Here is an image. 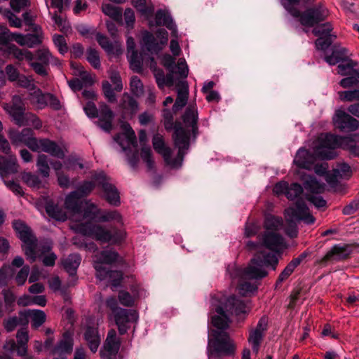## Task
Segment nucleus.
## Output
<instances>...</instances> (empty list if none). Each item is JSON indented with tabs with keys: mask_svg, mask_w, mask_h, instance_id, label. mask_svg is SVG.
I'll use <instances>...</instances> for the list:
<instances>
[{
	"mask_svg": "<svg viewBox=\"0 0 359 359\" xmlns=\"http://www.w3.org/2000/svg\"><path fill=\"white\" fill-rule=\"evenodd\" d=\"M304 189L309 191L311 194H319L324 192L325 185L323 183L320 182L313 176H308V177L304 182Z\"/></svg>",
	"mask_w": 359,
	"mask_h": 359,
	"instance_id": "4c0bfd02",
	"label": "nucleus"
},
{
	"mask_svg": "<svg viewBox=\"0 0 359 359\" xmlns=\"http://www.w3.org/2000/svg\"><path fill=\"white\" fill-rule=\"evenodd\" d=\"M301 0H281V5L294 18L299 16V10L297 8Z\"/></svg>",
	"mask_w": 359,
	"mask_h": 359,
	"instance_id": "5fc2aeb1",
	"label": "nucleus"
},
{
	"mask_svg": "<svg viewBox=\"0 0 359 359\" xmlns=\"http://www.w3.org/2000/svg\"><path fill=\"white\" fill-rule=\"evenodd\" d=\"M22 180L27 186L32 188L41 189L46 187L45 182L37 175L30 172H23Z\"/></svg>",
	"mask_w": 359,
	"mask_h": 359,
	"instance_id": "c03bdc74",
	"label": "nucleus"
},
{
	"mask_svg": "<svg viewBox=\"0 0 359 359\" xmlns=\"http://www.w3.org/2000/svg\"><path fill=\"white\" fill-rule=\"evenodd\" d=\"M10 138L14 143H25L33 151H43L60 159L65 156L63 149L55 141L47 138L38 140L32 137V130L30 128H24L20 133H11Z\"/></svg>",
	"mask_w": 359,
	"mask_h": 359,
	"instance_id": "39448f33",
	"label": "nucleus"
},
{
	"mask_svg": "<svg viewBox=\"0 0 359 359\" xmlns=\"http://www.w3.org/2000/svg\"><path fill=\"white\" fill-rule=\"evenodd\" d=\"M15 40L20 45H25L23 43V36L20 34L12 33L7 28H4L0 32V45H8L9 43Z\"/></svg>",
	"mask_w": 359,
	"mask_h": 359,
	"instance_id": "a19ab883",
	"label": "nucleus"
},
{
	"mask_svg": "<svg viewBox=\"0 0 359 359\" xmlns=\"http://www.w3.org/2000/svg\"><path fill=\"white\" fill-rule=\"evenodd\" d=\"M297 267V266L291 260L278 276L275 284L276 288L280 285L283 281L287 280L292 275Z\"/></svg>",
	"mask_w": 359,
	"mask_h": 359,
	"instance_id": "3c124183",
	"label": "nucleus"
},
{
	"mask_svg": "<svg viewBox=\"0 0 359 359\" xmlns=\"http://www.w3.org/2000/svg\"><path fill=\"white\" fill-rule=\"evenodd\" d=\"M285 217L287 220L303 221L306 224H313L316 220L302 198L297 199L294 207L285 210Z\"/></svg>",
	"mask_w": 359,
	"mask_h": 359,
	"instance_id": "f8f14e48",
	"label": "nucleus"
},
{
	"mask_svg": "<svg viewBox=\"0 0 359 359\" xmlns=\"http://www.w3.org/2000/svg\"><path fill=\"white\" fill-rule=\"evenodd\" d=\"M118 254L111 250L99 252L95 255L93 266L96 271V277L100 280H104L107 268L104 264H111L116 262Z\"/></svg>",
	"mask_w": 359,
	"mask_h": 359,
	"instance_id": "4468645a",
	"label": "nucleus"
},
{
	"mask_svg": "<svg viewBox=\"0 0 359 359\" xmlns=\"http://www.w3.org/2000/svg\"><path fill=\"white\" fill-rule=\"evenodd\" d=\"M108 279L112 290L120 286L123 279V273L121 271L107 269V274L104 280Z\"/></svg>",
	"mask_w": 359,
	"mask_h": 359,
	"instance_id": "8fccbe9b",
	"label": "nucleus"
},
{
	"mask_svg": "<svg viewBox=\"0 0 359 359\" xmlns=\"http://www.w3.org/2000/svg\"><path fill=\"white\" fill-rule=\"evenodd\" d=\"M130 91L137 97H140L144 93L143 84L140 78L133 76L130 81Z\"/></svg>",
	"mask_w": 359,
	"mask_h": 359,
	"instance_id": "4d7b16f0",
	"label": "nucleus"
},
{
	"mask_svg": "<svg viewBox=\"0 0 359 359\" xmlns=\"http://www.w3.org/2000/svg\"><path fill=\"white\" fill-rule=\"evenodd\" d=\"M174 73L179 74L182 79H186L189 74V68L184 58H180L177 64H175Z\"/></svg>",
	"mask_w": 359,
	"mask_h": 359,
	"instance_id": "338daca9",
	"label": "nucleus"
},
{
	"mask_svg": "<svg viewBox=\"0 0 359 359\" xmlns=\"http://www.w3.org/2000/svg\"><path fill=\"white\" fill-rule=\"evenodd\" d=\"M73 338L70 332H65L62 335V339L56 344L52 350V354L62 355L70 353L73 349Z\"/></svg>",
	"mask_w": 359,
	"mask_h": 359,
	"instance_id": "a878e982",
	"label": "nucleus"
},
{
	"mask_svg": "<svg viewBox=\"0 0 359 359\" xmlns=\"http://www.w3.org/2000/svg\"><path fill=\"white\" fill-rule=\"evenodd\" d=\"M359 141V133L344 136L342 149L347 150L354 156H359V144L356 143Z\"/></svg>",
	"mask_w": 359,
	"mask_h": 359,
	"instance_id": "e433bc0d",
	"label": "nucleus"
},
{
	"mask_svg": "<svg viewBox=\"0 0 359 359\" xmlns=\"http://www.w3.org/2000/svg\"><path fill=\"white\" fill-rule=\"evenodd\" d=\"M258 237L262 246L272 251L279 252L285 247L283 237L278 233L265 231Z\"/></svg>",
	"mask_w": 359,
	"mask_h": 359,
	"instance_id": "6ab92c4d",
	"label": "nucleus"
},
{
	"mask_svg": "<svg viewBox=\"0 0 359 359\" xmlns=\"http://www.w3.org/2000/svg\"><path fill=\"white\" fill-rule=\"evenodd\" d=\"M283 220L280 217L268 215L265 217L264 226L266 230L278 231L282 229Z\"/></svg>",
	"mask_w": 359,
	"mask_h": 359,
	"instance_id": "a18cd8bd",
	"label": "nucleus"
},
{
	"mask_svg": "<svg viewBox=\"0 0 359 359\" xmlns=\"http://www.w3.org/2000/svg\"><path fill=\"white\" fill-rule=\"evenodd\" d=\"M4 109L13 118L15 124L19 126L27 125L29 118H32L36 128H40L42 126L41 121L34 114H25V108L20 103L13 102V104H6Z\"/></svg>",
	"mask_w": 359,
	"mask_h": 359,
	"instance_id": "ddd939ff",
	"label": "nucleus"
},
{
	"mask_svg": "<svg viewBox=\"0 0 359 359\" xmlns=\"http://www.w3.org/2000/svg\"><path fill=\"white\" fill-rule=\"evenodd\" d=\"M18 238L24 243L22 250L25 252L27 259L33 263L36 259V248L37 246V238L34 235L32 229L24 222L15 220L12 224Z\"/></svg>",
	"mask_w": 359,
	"mask_h": 359,
	"instance_id": "6e6552de",
	"label": "nucleus"
},
{
	"mask_svg": "<svg viewBox=\"0 0 359 359\" xmlns=\"http://www.w3.org/2000/svg\"><path fill=\"white\" fill-rule=\"evenodd\" d=\"M121 127L123 133L116 135L114 137V140L121 146L124 151H126V147H125V143L123 142V138L125 139L127 146L132 145L136 147V135L130 125L127 122H123L121 123Z\"/></svg>",
	"mask_w": 359,
	"mask_h": 359,
	"instance_id": "4be33fe9",
	"label": "nucleus"
},
{
	"mask_svg": "<svg viewBox=\"0 0 359 359\" xmlns=\"http://www.w3.org/2000/svg\"><path fill=\"white\" fill-rule=\"evenodd\" d=\"M156 25L165 26L174 36H177V25L174 22L170 14L162 9H159L155 14Z\"/></svg>",
	"mask_w": 359,
	"mask_h": 359,
	"instance_id": "cd10ccee",
	"label": "nucleus"
},
{
	"mask_svg": "<svg viewBox=\"0 0 359 359\" xmlns=\"http://www.w3.org/2000/svg\"><path fill=\"white\" fill-rule=\"evenodd\" d=\"M226 271L233 280H260L268 275V272L264 269L261 264V261L257 259V258L252 259L250 264L246 268L242 269L235 265H229Z\"/></svg>",
	"mask_w": 359,
	"mask_h": 359,
	"instance_id": "1a4fd4ad",
	"label": "nucleus"
},
{
	"mask_svg": "<svg viewBox=\"0 0 359 359\" xmlns=\"http://www.w3.org/2000/svg\"><path fill=\"white\" fill-rule=\"evenodd\" d=\"M119 107L123 111L122 116L123 118L127 116L132 118L137 112L139 104L131 95L128 93H124L121 98Z\"/></svg>",
	"mask_w": 359,
	"mask_h": 359,
	"instance_id": "5701e85b",
	"label": "nucleus"
},
{
	"mask_svg": "<svg viewBox=\"0 0 359 359\" xmlns=\"http://www.w3.org/2000/svg\"><path fill=\"white\" fill-rule=\"evenodd\" d=\"M263 337L264 334L258 333V332H254L252 330L250 332L248 342L251 344L254 353H258Z\"/></svg>",
	"mask_w": 359,
	"mask_h": 359,
	"instance_id": "13d9d810",
	"label": "nucleus"
},
{
	"mask_svg": "<svg viewBox=\"0 0 359 359\" xmlns=\"http://www.w3.org/2000/svg\"><path fill=\"white\" fill-rule=\"evenodd\" d=\"M130 290L133 294L125 290L118 292V300L121 304L126 307H132L135 304V299L139 297L135 286H132Z\"/></svg>",
	"mask_w": 359,
	"mask_h": 359,
	"instance_id": "58836bf2",
	"label": "nucleus"
},
{
	"mask_svg": "<svg viewBox=\"0 0 359 359\" xmlns=\"http://www.w3.org/2000/svg\"><path fill=\"white\" fill-rule=\"evenodd\" d=\"M182 119L185 128H191V134L195 139L198 135V114L196 106L194 104L188 106L182 116Z\"/></svg>",
	"mask_w": 359,
	"mask_h": 359,
	"instance_id": "412c9836",
	"label": "nucleus"
},
{
	"mask_svg": "<svg viewBox=\"0 0 359 359\" xmlns=\"http://www.w3.org/2000/svg\"><path fill=\"white\" fill-rule=\"evenodd\" d=\"M189 85L187 81H181L177 84V98L172 106V111L178 112L187 104L189 98Z\"/></svg>",
	"mask_w": 359,
	"mask_h": 359,
	"instance_id": "b1692460",
	"label": "nucleus"
},
{
	"mask_svg": "<svg viewBox=\"0 0 359 359\" xmlns=\"http://www.w3.org/2000/svg\"><path fill=\"white\" fill-rule=\"evenodd\" d=\"M81 257L77 253L70 254L62 262V266L65 270L69 274V276H74L76 273L77 269L80 265Z\"/></svg>",
	"mask_w": 359,
	"mask_h": 359,
	"instance_id": "f704fd0d",
	"label": "nucleus"
},
{
	"mask_svg": "<svg viewBox=\"0 0 359 359\" xmlns=\"http://www.w3.org/2000/svg\"><path fill=\"white\" fill-rule=\"evenodd\" d=\"M257 259L261 261L262 266H270L273 270H276L278 263V259L275 254L267 253L263 256V257H257Z\"/></svg>",
	"mask_w": 359,
	"mask_h": 359,
	"instance_id": "bf43d9fd",
	"label": "nucleus"
},
{
	"mask_svg": "<svg viewBox=\"0 0 359 359\" xmlns=\"http://www.w3.org/2000/svg\"><path fill=\"white\" fill-rule=\"evenodd\" d=\"M329 12L322 4H318L306 9L304 12L299 11V22L303 26L313 27L315 25L324 21L328 16Z\"/></svg>",
	"mask_w": 359,
	"mask_h": 359,
	"instance_id": "9b49d317",
	"label": "nucleus"
},
{
	"mask_svg": "<svg viewBox=\"0 0 359 359\" xmlns=\"http://www.w3.org/2000/svg\"><path fill=\"white\" fill-rule=\"evenodd\" d=\"M323 53L324 60L330 65H335L350 57L348 49L343 46H316Z\"/></svg>",
	"mask_w": 359,
	"mask_h": 359,
	"instance_id": "2eb2a0df",
	"label": "nucleus"
},
{
	"mask_svg": "<svg viewBox=\"0 0 359 359\" xmlns=\"http://www.w3.org/2000/svg\"><path fill=\"white\" fill-rule=\"evenodd\" d=\"M247 279H238L239 284L238 289L239 293L243 296H246L250 293H253L257 290V285L246 280Z\"/></svg>",
	"mask_w": 359,
	"mask_h": 359,
	"instance_id": "603ef678",
	"label": "nucleus"
},
{
	"mask_svg": "<svg viewBox=\"0 0 359 359\" xmlns=\"http://www.w3.org/2000/svg\"><path fill=\"white\" fill-rule=\"evenodd\" d=\"M176 113L172 111V109H164L162 111L163 124L166 130L169 131L174 128L175 123L173 122V115Z\"/></svg>",
	"mask_w": 359,
	"mask_h": 359,
	"instance_id": "680f3d73",
	"label": "nucleus"
},
{
	"mask_svg": "<svg viewBox=\"0 0 359 359\" xmlns=\"http://www.w3.org/2000/svg\"><path fill=\"white\" fill-rule=\"evenodd\" d=\"M215 312L218 315L212 317V324L219 330L211 331L208 344L209 358L233 355L235 346L228 333L224 332L229 327L230 323L229 315L238 316L245 313L247 306L243 300L233 295L229 297L222 306L215 308Z\"/></svg>",
	"mask_w": 359,
	"mask_h": 359,
	"instance_id": "f257e3e1",
	"label": "nucleus"
},
{
	"mask_svg": "<svg viewBox=\"0 0 359 359\" xmlns=\"http://www.w3.org/2000/svg\"><path fill=\"white\" fill-rule=\"evenodd\" d=\"M32 90L33 91L29 93L31 102L40 109L47 107L49 93H43L41 89L36 87Z\"/></svg>",
	"mask_w": 359,
	"mask_h": 359,
	"instance_id": "c9c22d12",
	"label": "nucleus"
},
{
	"mask_svg": "<svg viewBox=\"0 0 359 359\" xmlns=\"http://www.w3.org/2000/svg\"><path fill=\"white\" fill-rule=\"evenodd\" d=\"M92 181H84L75 191L83 198L89 195L95 186L101 188L103 191L102 197L111 205L117 207L121 204L119 192L116 187L110 182V178L103 171L95 172Z\"/></svg>",
	"mask_w": 359,
	"mask_h": 359,
	"instance_id": "20e7f679",
	"label": "nucleus"
},
{
	"mask_svg": "<svg viewBox=\"0 0 359 359\" xmlns=\"http://www.w3.org/2000/svg\"><path fill=\"white\" fill-rule=\"evenodd\" d=\"M33 33L27 35V41L30 45H40L43 43V33L41 29L39 26L33 28Z\"/></svg>",
	"mask_w": 359,
	"mask_h": 359,
	"instance_id": "e2e57ef3",
	"label": "nucleus"
},
{
	"mask_svg": "<svg viewBox=\"0 0 359 359\" xmlns=\"http://www.w3.org/2000/svg\"><path fill=\"white\" fill-rule=\"evenodd\" d=\"M344 136L330 133H321L313 146L314 154L322 160L334 159L337 154L336 149L343 147Z\"/></svg>",
	"mask_w": 359,
	"mask_h": 359,
	"instance_id": "423d86ee",
	"label": "nucleus"
},
{
	"mask_svg": "<svg viewBox=\"0 0 359 359\" xmlns=\"http://www.w3.org/2000/svg\"><path fill=\"white\" fill-rule=\"evenodd\" d=\"M45 210L48 215L60 222H65L67 218V213L64 209L56 204L52 199H46L45 202Z\"/></svg>",
	"mask_w": 359,
	"mask_h": 359,
	"instance_id": "c85d7f7f",
	"label": "nucleus"
},
{
	"mask_svg": "<svg viewBox=\"0 0 359 359\" xmlns=\"http://www.w3.org/2000/svg\"><path fill=\"white\" fill-rule=\"evenodd\" d=\"M344 63H340L337 66V73L341 76H348L354 74L355 71L359 69H355L358 66L357 61L353 60L348 57L346 60H344Z\"/></svg>",
	"mask_w": 359,
	"mask_h": 359,
	"instance_id": "ea45409f",
	"label": "nucleus"
},
{
	"mask_svg": "<svg viewBox=\"0 0 359 359\" xmlns=\"http://www.w3.org/2000/svg\"><path fill=\"white\" fill-rule=\"evenodd\" d=\"M84 339L87 341L90 351L93 353H95L101 341L97 328L93 326H88L84 332Z\"/></svg>",
	"mask_w": 359,
	"mask_h": 359,
	"instance_id": "c756f323",
	"label": "nucleus"
},
{
	"mask_svg": "<svg viewBox=\"0 0 359 359\" xmlns=\"http://www.w3.org/2000/svg\"><path fill=\"white\" fill-rule=\"evenodd\" d=\"M18 168L17 158L15 156H0V177L3 180L5 176L17 172Z\"/></svg>",
	"mask_w": 359,
	"mask_h": 359,
	"instance_id": "393cba45",
	"label": "nucleus"
},
{
	"mask_svg": "<svg viewBox=\"0 0 359 359\" xmlns=\"http://www.w3.org/2000/svg\"><path fill=\"white\" fill-rule=\"evenodd\" d=\"M0 50L8 57L20 61L27 60L36 74L46 77L48 76L49 65L53 59L47 50H39L33 54L27 49H20L18 46H0Z\"/></svg>",
	"mask_w": 359,
	"mask_h": 359,
	"instance_id": "7ed1b4c3",
	"label": "nucleus"
},
{
	"mask_svg": "<svg viewBox=\"0 0 359 359\" xmlns=\"http://www.w3.org/2000/svg\"><path fill=\"white\" fill-rule=\"evenodd\" d=\"M109 79L111 83L115 86L114 88H112L111 85L107 80L102 81V88L103 94L107 101L110 103H114L117 100L114 90L121 92L123 87L121 76L117 71L111 70L109 72Z\"/></svg>",
	"mask_w": 359,
	"mask_h": 359,
	"instance_id": "dca6fc26",
	"label": "nucleus"
},
{
	"mask_svg": "<svg viewBox=\"0 0 359 359\" xmlns=\"http://www.w3.org/2000/svg\"><path fill=\"white\" fill-rule=\"evenodd\" d=\"M141 158L146 163L148 170H151L154 169V161L152 158V153L149 147H142Z\"/></svg>",
	"mask_w": 359,
	"mask_h": 359,
	"instance_id": "69168bd1",
	"label": "nucleus"
},
{
	"mask_svg": "<svg viewBox=\"0 0 359 359\" xmlns=\"http://www.w3.org/2000/svg\"><path fill=\"white\" fill-rule=\"evenodd\" d=\"M114 221L121 225L123 224V218L118 211L114 210H102L100 209V217L98 222H109Z\"/></svg>",
	"mask_w": 359,
	"mask_h": 359,
	"instance_id": "79ce46f5",
	"label": "nucleus"
},
{
	"mask_svg": "<svg viewBox=\"0 0 359 359\" xmlns=\"http://www.w3.org/2000/svg\"><path fill=\"white\" fill-rule=\"evenodd\" d=\"M4 300L6 312L8 313L13 311L16 297L10 290H4L1 294Z\"/></svg>",
	"mask_w": 359,
	"mask_h": 359,
	"instance_id": "6e6d98bb",
	"label": "nucleus"
},
{
	"mask_svg": "<svg viewBox=\"0 0 359 359\" xmlns=\"http://www.w3.org/2000/svg\"><path fill=\"white\" fill-rule=\"evenodd\" d=\"M102 10L106 15H108L114 21L118 22L122 21V9L121 8L111 4H105L102 6Z\"/></svg>",
	"mask_w": 359,
	"mask_h": 359,
	"instance_id": "de8ad7c7",
	"label": "nucleus"
},
{
	"mask_svg": "<svg viewBox=\"0 0 359 359\" xmlns=\"http://www.w3.org/2000/svg\"><path fill=\"white\" fill-rule=\"evenodd\" d=\"M173 140L178 153L175 158L176 168L182 166L184 157L190 145V132L187 130L180 122H176L174 127Z\"/></svg>",
	"mask_w": 359,
	"mask_h": 359,
	"instance_id": "9d476101",
	"label": "nucleus"
},
{
	"mask_svg": "<svg viewBox=\"0 0 359 359\" xmlns=\"http://www.w3.org/2000/svg\"><path fill=\"white\" fill-rule=\"evenodd\" d=\"M81 212L84 219L98 222L100 209L95 204L93 203H88L86 207Z\"/></svg>",
	"mask_w": 359,
	"mask_h": 359,
	"instance_id": "09e8293b",
	"label": "nucleus"
},
{
	"mask_svg": "<svg viewBox=\"0 0 359 359\" xmlns=\"http://www.w3.org/2000/svg\"><path fill=\"white\" fill-rule=\"evenodd\" d=\"M27 315L31 317L32 327L34 329H37L41 326L46 319V313L41 310H29Z\"/></svg>",
	"mask_w": 359,
	"mask_h": 359,
	"instance_id": "49530a36",
	"label": "nucleus"
},
{
	"mask_svg": "<svg viewBox=\"0 0 359 359\" xmlns=\"http://www.w3.org/2000/svg\"><path fill=\"white\" fill-rule=\"evenodd\" d=\"M355 74L348 75L346 77L342 79L339 85L344 88H348L356 86L359 83V71L354 72Z\"/></svg>",
	"mask_w": 359,
	"mask_h": 359,
	"instance_id": "0e129e2a",
	"label": "nucleus"
},
{
	"mask_svg": "<svg viewBox=\"0 0 359 359\" xmlns=\"http://www.w3.org/2000/svg\"><path fill=\"white\" fill-rule=\"evenodd\" d=\"M71 229L76 233L91 237L102 243L121 244L126 237V232L123 229L115 226L106 229L102 225L93 224L91 222L74 224L71 226Z\"/></svg>",
	"mask_w": 359,
	"mask_h": 359,
	"instance_id": "f03ea898",
	"label": "nucleus"
},
{
	"mask_svg": "<svg viewBox=\"0 0 359 359\" xmlns=\"http://www.w3.org/2000/svg\"><path fill=\"white\" fill-rule=\"evenodd\" d=\"M116 323H128L137 322L138 320V313L134 309H126L119 308L114 314Z\"/></svg>",
	"mask_w": 359,
	"mask_h": 359,
	"instance_id": "7c9ffc66",
	"label": "nucleus"
},
{
	"mask_svg": "<svg viewBox=\"0 0 359 359\" xmlns=\"http://www.w3.org/2000/svg\"><path fill=\"white\" fill-rule=\"evenodd\" d=\"M332 26L330 23L322 24L313 29V34L318 37L315 45H332L337 36L332 33Z\"/></svg>",
	"mask_w": 359,
	"mask_h": 359,
	"instance_id": "aec40b11",
	"label": "nucleus"
},
{
	"mask_svg": "<svg viewBox=\"0 0 359 359\" xmlns=\"http://www.w3.org/2000/svg\"><path fill=\"white\" fill-rule=\"evenodd\" d=\"M86 60L95 69H99L100 68V53L91 46L86 51Z\"/></svg>",
	"mask_w": 359,
	"mask_h": 359,
	"instance_id": "864d4df0",
	"label": "nucleus"
},
{
	"mask_svg": "<svg viewBox=\"0 0 359 359\" xmlns=\"http://www.w3.org/2000/svg\"><path fill=\"white\" fill-rule=\"evenodd\" d=\"M82 198L78 195V191L70 192L65 198V205L66 209L74 214L81 212V203L80 199Z\"/></svg>",
	"mask_w": 359,
	"mask_h": 359,
	"instance_id": "473e14b6",
	"label": "nucleus"
},
{
	"mask_svg": "<svg viewBox=\"0 0 359 359\" xmlns=\"http://www.w3.org/2000/svg\"><path fill=\"white\" fill-rule=\"evenodd\" d=\"M50 158L45 154H39L36 161V167L39 174L43 178L47 179L50 176V168L49 166Z\"/></svg>",
	"mask_w": 359,
	"mask_h": 359,
	"instance_id": "37998d69",
	"label": "nucleus"
},
{
	"mask_svg": "<svg viewBox=\"0 0 359 359\" xmlns=\"http://www.w3.org/2000/svg\"><path fill=\"white\" fill-rule=\"evenodd\" d=\"M348 255L349 250L347 246L341 245V244H336L325 255L324 260L329 261L330 259H346Z\"/></svg>",
	"mask_w": 359,
	"mask_h": 359,
	"instance_id": "72a5a7b5",
	"label": "nucleus"
},
{
	"mask_svg": "<svg viewBox=\"0 0 359 359\" xmlns=\"http://www.w3.org/2000/svg\"><path fill=\"white\" fill-rule=\"evenodd\" d=\"M137 46H128L127 57L133 71L140 72L142 69L143 62H150L151 66L156 65L154 55H158L162 50V46H141L139 53Z\"/></svg>",
	"mask_w": 359,
	"mask_h": 359,
	"instance_id": "0eeeda50",
	"label": "nucleus"
},
{
	"mask_svg": "<svg viewBox=\"0 0 359 359\" xmlns=\"http://www.w3.org/2000/svg\"><path fill=\"white\" fill-rule=\"evenodd\" d=\"M333 123L341 132H353L359 128V121L342 110L335 112Z\"/></svg>",
	"mask_w": 359,
	"mask_h": 359,
	"instance_id": "f3484780",
	"label": "nucleus"
},
{
	"mask_svg": "<svg viewBox=\"0 0 359 359\" xmlns=\"http://www.w3.org/2000/svg\"><path fill=\"white\" fill-rule=\"evenodd\" d=\"M152 144L154 150L163 156L165 163L176 168V161L172 158V151L166 146L163 137L158 133L155 134L152 138Z\"/></svg>",
	"mask_w": 359,
	"mask_h": 359,
	"instance_id": "a211bd4d",
	"label": "nucleus"
},
{
	"mask_svg": "<svg viewBox=\"0 0 359 359\" xmlns=\"http://www.w3.org/2000/svg\"><path fill=\"white\" fill-rule=\"evenodd\" d=\"M4 16L12 27L20 28L22 26V20L11 11H5Z\"/></svg>",
	"mask_w": 359,
	"mask_h": 359,
	"instance_id": "774afa93",
	"label": "nucleus"
},
{
	"mask_svg": "<svg viewBox=\"0 0 359 359\" xmlns=\"http://www.w3.org/2000/svg\"><path fill=\"white\" fill-rule=\"evenodd\" d=\"M303 193L302 187L298 183H292L286 193V197L290 201L299 199V198Z\"/></svg>",
	"mask_w": 359,
	"mask_h": 359,
	"instance_id": "052dcab7",
	"label": "nucleus"
},
{
	"mask_svg": "<svg viewBox=\"0 0 359 359\" xmlns=\"http://www.w3.org/2000/svg\"><path fill=\"white\" fill-rule=\"evenodd\" d=\"M121 341L116 337V332L114 330H111L107 334V337L104 344V350L111 355H116L120 348Z\"/></svg>",
	"mask_w": 359,
	"mask_h": 359,
	"instance_id": "2f4dec72",
	"label": "nucleus"
},
{
	"mask_svg": "<svg viewBox=\"0 0 359 359\" xmlns=\"http://www.w3.org/2000/svg\"><path fill=\"white\" fill-rule=\"evenodd\" d=\"M314 161L313 154L309 150L302 147L297 151L294 163L300 168L310 169Z\"/></svg>",
	"mask_w": 359,
	"mask_h": 359,
	"instance_id": "bb28decb",
	"label": "nucleus"
}]
</instances>
